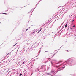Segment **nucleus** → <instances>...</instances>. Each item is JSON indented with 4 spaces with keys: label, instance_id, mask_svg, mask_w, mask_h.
I'll use <instances>...</instances> for the list:
<instances>
[{
    "label": "nucleus",
    "instance_id": "nucleus-1",
    "mask_svg": "<svg viewBox=\"0 0 76 76\" xmlns=\"http://www.w3.org/2000/svg\"><path fill=\"white\" fill-rule=\"evenodd\" d=\"M67 26V24H66V25H65V28H66V27Z\"/></svg>",
    "mask_w": 76,
    "mask_h": 76
},
{
    "label": "nucleus",
    "instance_id": "nucleus-2",
    "mask_svg": "<svg viewBox=\"0 0 76 76\" xmlns=\"http://www.w3.org/2000/svg\"><path fill=\"white\" fill-rule=\"evenodd\" d=\"M73 28H75V25H74L72 26Z\"/></svg>",
    "mask_w": 76,
    "mask_h": 76
},
{
    "label": "nucleus",
    "instance_id": "nucleus-3",
    "mask_svg": "<svg viewBox=\"0 0 76 76\" xmlns=\"http://www.w3.org/2000/svg\"><path fill=\"white\" fill-rule=\"evenodd\" d=\"M17 43H16L15 45H14L13 46V47H14V46H15V45H16V44Z\"/></svg>",
    "mask_w": 76,
    "mask_h": 76
},
{
    "label": "nucleus",
    "instance_id": "nucleus-4",
    "mask_svg": "<svg viewBox=\"0 0 76 76\" xmlns=\"http://www.w3.org/2000/svg\"><path fill=\"white\" fill-rule=\"evenodd\" d=\"M41 31V29L39 31H38V33H39V32H40V31Z\"/></svg>",
    "mask_w": 76,
    "mask_h": 76
},
{
    "label": "nucleus",
    "instance_id": "nucleus-5",
    "mask_svg": "<svg viewBox=\"0 0 76 76\" xmlns=\"http://www.w3.org/2000/svg\"><path fill=\"white\" fill-rule=\"evenodd\" d=\"M3 14H4L5 15H7V13H3Z\"/></svg>",
    "mask_w": 76,
    "mask_h": 76
},
{
    "label": "nucleus",
    "instance_id": "nucleus-6",
    "mask_svg": "<svg viewBox=\"0 0 76 76\" xmlns=\"http://www.w3.org/2000/svg\"><path fill=\"white\" fill-rule=\"evenodd\" d=\"M74 20H75V19L73 18V19L72 20V22H73L74 21Z\"/></svg>",
    "mask_w": 76,
    "mask_h": 76
},
{
    "label": "nucleus",
    "instance_id": "nucleus-7",
    "mask_svg": "<svg viewBox=\"0 0 76 76\" xmlns=\"http://www.w3.org/2000/svg\"><path fill=\"white\" fill-rule=\"evenodd\" d=\"M20 76H22V74H20Z\"/></svg>",
    "mask_w": 76,
    "mask_h": 76
},
{
    "label": "nucleus",
    "instance_id": "nucleus-8",
    "mask_svg": "<svg viewBox=\"0 0 76 76\" xmlns=\"http://www.w3.org/2000/svg\"><path fill=\"white\" fill-rule=\"evenodd\" d=\"M34 32L33 33H31V35H32V34H34Z\"/></svg>",
    "mask_w": 76,
    "mask_h": 76
},
{
    "label": "nucleus",
    "instance_id": "nucleus-9",
    "mask_svg": "<svg viewBox=\"0 0 76 76\" xmlns=\"http://www.w3.org/2000/svg\"><path fill=\"white\" fill-rule=\"evenodd\" d=\"M28 29H29V28H27V29L26 30V31H28Z\"/></svg>",
    "mask_w": 76,
    "mask_h": 76
},
{
    "label": "nucleus",
    "instance_id": "nucleus-10",
    "mask_svg": "<svg viewBox=\"0 0 76 76\" xmlns=\"http://www.w3.org/2000/svg\"><path fill=\"white\" fill-rule=\"evenodd\" d=\"M75 17V18H76V16H74Z\"/></svg>",
    "mask_w": 76,
    "mask_h": 76
},
{
    "label": "nucleus",
    "instance_id": "nucleus-11",
    "mask_svg": "<svg viewBox=\"0 0 76 76\" xmlns=\"http://www.w3.org/2000/svg\"><path fill=\"white\" fill-rule=\"evenodd\" d=\"M23 64H24V62H23Z\"/></svg>",
    "mask_w": 76,
    "mask_h": 76
},
{
    "label": "nucleus",
    "instance_id": "nucleus-12",
    "mask_svg": "<svg viewBox=\"0 0 76 76\" xmlns=\"http://www.w3.org/2000/svg\"><path fill=\"white\" fill-rule=\"evenodd\" d=\"M46 52H48V51H46Z\"/></svg>",
    "mask_w": 76,
    "mask_h": 76
},
{
    "label": "nucleus",
    "instance_id": "nucleus-13",
    "mask_svg": "<svg viewBox=\"0 0 76 76\" xmlns=\"http://www.w3.org/2000/svg\"><path fill=\"white\" fill-rule=\"evenodd\" d=\"M45 52H46V51H45Z\"/></svg>",
    "mask_w": 76,
    "mask_h": 76
}]
</instances>
